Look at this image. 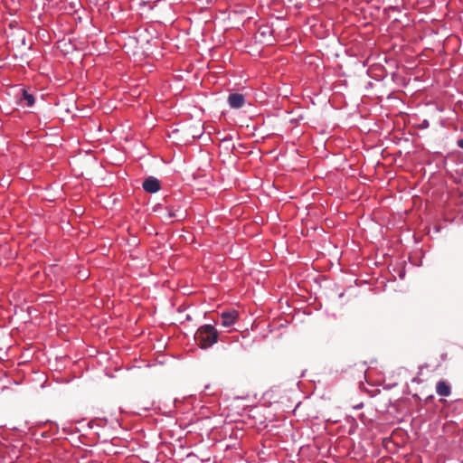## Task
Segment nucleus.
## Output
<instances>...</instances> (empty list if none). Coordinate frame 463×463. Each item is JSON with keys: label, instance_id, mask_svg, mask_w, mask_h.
I'll return each instance as SVG.
<instances>
[{"label": "nucleus", "instance_id": "f257e3e1", "mask_svg": "<svg viewBox=\"0 0 463 463\" xmlns=\"http://www.w3.org/2000/svg\"><path fill=\"white\" fill-rule=\"evenodd\" d=\"M219 333L212 325H203L200 326L195 335L194 340L198 345L206 349L211 347L218 340Z\"/></svg>", "mask_w": 463, "mask_h": 463}, {"label": "nucleus", "instance_id": "f03ea898", "mask_svg": "<svg viewBox=\"0 0 463 463\" xmlns=\"http://www.w3.org/2000/svg\"><path fill=\"white\" fill-rule=\"evenodd\" d=\"M220 317L222 326L224 327H229L235 324V322L238 319L239 314L236 310H230L222 312Z\"/></svg>", "mask_w": 463, "mask_h": 463}, {"label": "nucleus", "instance_id": "7ed1b4c3", "mask_svg": "<svg viewBox=\"0 0 463 463\" xmlns=\"http://www.w3.org/2000/svg\"><path fill=\"white\" fill-rule=\"evenodd\" d=\"M143 189L150 194L156 193L160 190V182L158 179L153 176H149L143 182Z\"/></svg>", "mask_w": 463, "mask_h": 463}, {"label": "nucleus", "instance_id": "20e7f679", "mask_svg": "<svg viewBox=\"0 0 463 463\" xmlns=\"http://www.w3.org/2000/svg\"><path fill=\"white\" fill-rule=\"evenodd\" d=\"M228 103L232 109H240L245 104V97L240 93H232L228 97Z\"/></svg>", "mask_w": 463, "mask_h": 463}, {"label": "nucleus", "instance_id": "39448f33", "mask_svg": "<svg viewBox=\"0 0 463 463\" xmlns=\"http://www.w3.org/2000/svg\"><path fill=\"white\" fill-rule=\"evenodd\" d=\"M436 392L440 396H448L450 394V386L445 381H439L436 384Z\"/></svg>", "mask_w": 463, "mask_h": 463}, {"label": "nucleus", "instance_id": "423d86ee", "mask_svg": "<svg viewBox=\"0 0 463 463\" xmlns=\"http://www.w3.org/2000/svg\"><path fill=\"white\" fill-rule=\"evenodd\" d=\"M178 210L175 211L174 209H167L165 215L164 216L165 219L170 220L172 218H179V220H184L186 216L185 213L182 212L178 213Z\"/></svg>", "mask_w": 463, "mask_h": 463}, {"label": "nucleus", "instance_id": "0eeeda50", "mask_svg": "<svg viewBox=\"0 0 463 463\" xmlns=\"http://www.w3.org/2000/svg\"><path fill=\"white\" fill-rule=\"evenodd\" d=\"M23 97L21 98V103H25L26 106L31 107L34 104V98L32 94L28 93L27 90H22Z\"/></svg>", "mask_w": 463, "mask_h": 463}, {"label": "nucleus", "instance_id": "6e6552de", "mask_svg": "<svg viewBox=\"0 0 463 463\" xmlns=\"http://www.w3.org/2000/svg\"><path fill=\"white\" fill-rule=\"evenodd\" d=\"M457 146L460 148H463V139H458L457 141Z\"/></svg>", "mask_w": 463, "mask_h": 463}, {"label": "nucleus", "instance_id": "1a4fd4ad", "mask_svg": "<svg viewBox=\"0 0 463 463\" xmlns=\"http://www.w3.org/2000/svg\"><path fill=\"white\" fill-rule=\"evenodd\" d=\"M298 407H295V409H293V413L296 412V410H297Z\"/></svg>", "mask_w": 463, "mask_h": 463}]
</instances>
